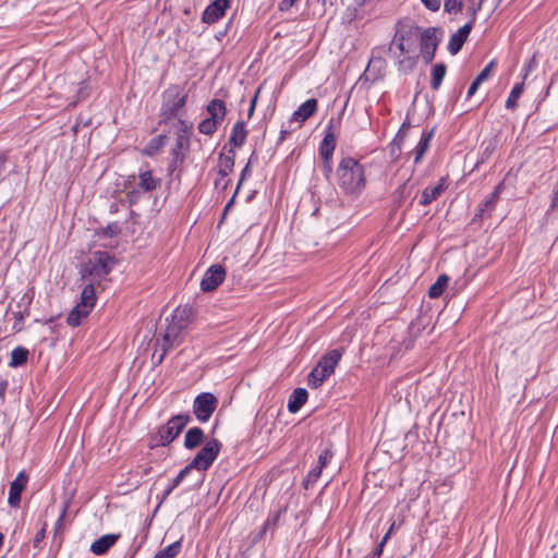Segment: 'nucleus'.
I'll use <instances>...</instances> for the list:
<instances>
[{"mask_svg": "<svg viewBox=\"0 0 558 558\" xmlns=\"http://www.w3.org/2000/svg\"><path fill=\"white\" fill-rule=\"evenodd\" d=\"M337 183L347 194H359L365 187L364 167L353 157H343L336 170Z\"/></svg>", "mask_w": 558, "mask_h": 558, "instance_id": "1", "label": "nucleus"}, {"mask_svg": "<svg viewBox=\"0 0 558 558\" xmlns=\"http://www.w3.org/2000/svg\"><path fill=\"white\" fill-rule=\"evenodd\" d=\"M161 97L159 125L171 124L175 119L179 125V119H183L181 112L186 105L187 93L182 86L172 84L162 93Z\"/></svg>", "mask_w": 558, "mask_h": 558, "instance_id": "2", "label": "nucleus"}, {"mask_svg": "<svg viewBox=\"0 0 558 558\" xmlns=\"http://www.w3.org/2000/svg\"><path fill=\"white\" fill-rule=\"evenodd\" d=\"M116 264L117 259L108 252L96 251L82 267L81 276L83 279L90 278L89 281L99 282L111 272Z\"/></svg>", "mask_w": 558, "mask_h": 558, "instance_id": "3", "label": "nucleus"}, {"mask_svg": "<svg viewBox=\"0 0 558 558\" xmlns=\"http://www.w3.org/2000/svg\"><path fill=\"white\" fill-rule=\"evenodd\" d=\"M192 130L193 124L191 122L185 119H179L175 144L170 150L171 160L167 169L169 174H173L183 165L186 153L190 150Z\"/></svg>", "mask_w": 558, "mask_h": 558, "instance_id": "4", "label": "nucleus"}, {"mask_svg": "<svg viewBox=\"0 0 558 558\" xmlns=\"http://www.w3.org/2000/svg\"><path fill=\"white\" fill-rule=\"evenodd\" d=\"M190 422L191 415L187 413L172 416L150 436L149 447L155 448L170 445Z\"/></svg>", "mask_w": 558, "mask_h": 558, "instance_id": "5", "label": "nucleus"}, {"mask_svg": "<svg viewBox=\"0 0 558 558\" xmlns=\"http://www.w3.org/2000/svg\"><path fill=\"white\" fill-rule=\"evenodd\" d=\"M342 356V350L335 349L325 354L308 375V386L318 388L335 372Z\"/></svg>", "mask_w": 558, "mask_h": 558, "instance_id": "6", "label": "nucleus"}, {"mask_svg": "<svg viewBox=\"0 0 558 558\" xmlns=\"http://www.w3.org/2000/svg\"><path fill=\"white\" fill-rule=\"evenodd\" d=\"M187 326V316H186V308H177L172 316L171 322L166 328L165 333L162 335L161 342L157 340L158 344L162 349V354L159 359V362L162 361L165 354L169 349H171L178 338L180 337L182 330Z\"/></svg>", "mask_w": 558, "mask_h": 558, "instance_id": "7", "label": "nucleus"}, {"mask_svg": "<svg viewBox=\"0 0 558 558\" xmlns=\"http://www.w3.org/2000/svg\"><path fill=\"white\" fill-rule=\"evenodd\" d=\"M222 444L216 438L206 441L189 463L190 468L192 470L207 471L219 456Z\"/></svg>", "mask_w": 558, "mask_h": 558, "instance_id": "8", "label": "nucleus"}, {"mask_svg": "<svg viewBox=\"0 0 558 558\" xmlns=\"http://www.w3.org/2000/svg\"><path fill=\"white\" fill-rule=\"evenodd\" d=\"M161 186V179L153 175L149 165H145L138 170V183L128 192V198L131 203L136 202L143 193H150Z\"/></svg>", "mask_w": 558, "mask_h": 558, "instance_id": "9", "label": "nucleus"}, {"mask_svg": "<svg viewBox=\"0 0 558 558\" xmlns=\"http://www.w3.org/2000/svg\"><path fill=\"white\" fill-rule=\"evenodd\" d=\"M418 27H413L399 22L396 26L395 36L388 47V51L397 59H400V54L408 53L410 51V44L415 35Z\"/></svg>", "mask_w": 558, "mask_h": 558, "instance_id": "10", "label": "nucleus"}, {"mask_svg": "<svg viewBox=\"0 0 558 558\" xmlns=\"http://www.w3.org/2000/svg\"><path fill=\"white\" fill-rule=\"evenodd\" d=\"M218 405V399L210 392H202L193 402V413L196 418L205 423L207 422Z\"/></svg>", "mask_w": 558, "mask_h": 558, "instance_id": "11", "label": "nucleus"}, {"mask_svg": "<svg viewBox=\"0 0 558 558\" xmlns=\"http://www.w3.org/2000/svg\"><path fill=\"white\" fill-rule=\"evenodd\" d=\"M383 50V48H375L373 50L368 64L360 80L375 83L384 77L387 63L386 60L380 56Z\"/></svg>", "mask_w": 558, "mask_h": 558, "instance_id": "12", "label": "nucleus"}, {"mask_svg": "<svg viewBox=\"0 0 558 558\" xmlns=\"http://www.w3.org/2000/svg\"><path fill=\"white\" fill-rule=\"evenodd\" d=\"M438 33H441L439 28L428 27L421 34V51L426 63L432 62L435 58L438 44L441 39Z\"/></svg>", "mask_w": 558, "mask_h": 558, "instance_id": "13", "label": "nucleus"}, {"mask_svg": "<svg viewBox=\"0 0 558 558\" xmlns=\"http://www.w3.org/2000/svg\"><path fill=\"white\" fill-rule=\"evenodd\" d=\"M226 279V269L220 264L211 265L204 274L201 289L204 292L216 290Z\"/></svg>", "mask_w": 558, "mask_h": 558, "instance_id": "14", "label": "nucleus"}, {"mask_svg": "<svg viewBox=\"0 0 558 558\" xmlns=\"http://www.w3.org/2000/svg\"><path fill=\"white\" fill-rule=\"evenodd\" d=\"M230 7V0H215L203 12L202 21L214 24L222 19Z\"/></svg>", "mask_w": 558, "mask_h": 558, "instance_id": "15", "label": "nucleus"}, {"mask_svg": "<svg viewBox=\"0 0 558 558\" xmlns=\"http://www.w3.org/2000/svg\"><path fill=\"white\" fill-rule=\"evenodd\" d=\"M28 483V475L25 471H21L15 480L10 484L8 504L16 508L21 502V495L23 490L26 488Z\"/></svg>", "mask_w": 558, "mask_h": 558, "instance_id": "16", "label": "nucleus"}, {"mask_svg": "<svg viewBox=\"0 0 558 558\" xmlns=\"http://www.w3.org/2000/svg\"><path fill=\"white\" fill-rule=\"evenodd\" d=\"M318 109V101L315 98H310L305 102H303L291 116L289 124L296 122L299 123V128L305 122L308 118L315 114Z\"/></svg>", "mask_w": 558, "mask_h": 558, "instance_id": "17", "label": "nucleus"}, {"mask_svg": "<svg viewBox=\"0 0 558 558\" xmlns=\"http://www.w3.org/2000/svg\"><path fill=\"white\" fill-rule=\"evenodd\" d=\"M472 31V22L466 23L462 27L458 29L449 39L448 51L451 54H457L463 47L470 33Z\"/></svg>", "mask_w": 558, "mask_h": 558, "instance_id": "18", "label": "nucleus"}, {"mask_svg": "<svg viewBox=\"0 0 558 558\" xmlns=\"http://www.w3.org/2000/svg\"><path fill=\"white\" fill-rule=\"evenodd\" d=\"M247 135L248 131L246 129V123L242 120L236 121L232 126L228 142V144L231 146L230 148L235 149L242 147L246 141Z\"/></svg>", "mask_w": 558, "mask_h": 558, "instance_id": "19", "label": "nucleus"}, {"mask_svg": "<svg viewBox=\"0 0 558 558\" xmlns=\"http://www.w3.org/2000/svg\"><path fill=\"white\" fill-rule=\"evenodd\" d=\"M447 187L448 184L446 182V178H441L434 186H426L422 192L420 204L422 206L429 205L433 201L437 199Z\"/></svg>", "mask_w": 558, "mask_h": 558, "instance_id": "20", "label": "nucleus"}, {"mask_svg": "<svg viewBox=\"0 0 558 558\" xmlns=\"http://www.w3.org/2000/svg\"><path fill=\"white\" fill-rule=\"evenodd\" d=\"M120 534H106L90 545V551L97 556L105 555L117 543Z\"/></svg>", "mask_w": 558, "mask_h": 558, "instance_id": "21", "label": "nucleus"}, {"mask_svg": "<svg viewBox=\"0 0 558 558\" xmlns=\"http://www.w3.org/2000/svg\"><path fill=\"white\" fill-rule=\"evenodd\" d=\"M335 148L336 138L332 132V125L329 124L318 148L322 159H332Z\"/></svg>", "mask_w": 558, "mask_h": 558, "instance_id": "22", "label": "nucleus"}, {"mask_svg": "<svg viewBox=\"0 0 558 558\" xmlns=\"http://www.w3.org/2000/svg\"><path fill=\"white\" fill-rule=\"evenodd\" d=\"M208 118L222 123L227 116V106L221 99H213L206 106Z\"/></svg>", "mask_w": 558, "mask_h": 558, "instance_id": "23", "label": "nucleus"}, {"mask_svg": "<svg viewBox=\"0 0 558 558\" xmlns=\"http://www.w3.org/2000/svg\"><path fill=\"white\" fill-rule=\"evenodd\" d=\"M235 165V151L233 148H229L228 154L219 155V170L218 173L221 178H227L234 168Z\"/></svg>", "mask_w": 558, "mask_h": 558, "instance_id": "24", "label": "nucleus"}, {"mask_svg": "<svg viewBox=\"0 0 558 558\" xmlns=\"http://www.w3.org/2000/svg\"><path fill=\"white\" fill-rule=\"evenodd\" d=\"M204 438L205 434L201 427H192L185 434L183 444L184 448L187 450H193L204 442Z\"/></svg>", "mask_w": 558, "mask_h": 558, "instance_id": "25", "label": "nucleus"}, {"mask_svg": "<svg viewBox=\"0 0 558 558\" xmlns=\"http://www.w3.org/2000/svg\"><path fill=\"white\" fill-rule=\"evenodd\" d=\"M307 390L304 388H296L291 393L288 401V410L291 413H296L307 401Z\"/></svg>", "mask_w": 558, "mask_h": 558, "instance_id": "26", "label": "nucleus"}, {"mask_svg": "<svg viewBox=\"0 0 558 558\" xmlns=\"http://www.w3.org/2000/svg\"><path fill=\"white\" fill-rule=\"evenodd\" d=\"M96 304L95 282L89 281L82 290L81 301L77 305L92 311Z\"/></svg>", "mask_w": 558, "mask_h": 558, "instance_id": "27", "label": "nucleus"}, {"mask_svg": "<svg viewBox=\"0 0 558 558\" xmlns=\"http://www.w3.org/2000/svg\"><path fill=\"white\" fill-rule=\"evenodd\" d=\"M167 142V135L160 134L154 138H151L146 146L143 149V154L147 156H155L157 155L166 145Z\"/></svg>", "mask_w": 558, "mask_h": 558, "instance_id": "28", "label": "nucleus"}, {"mask_svg": "<svg viewBox=\"0 0 558 558\" xmlns=\"http://www.w3.org/2000/svg\"><path fill=\"white\" fill-rule=\"evenodd\" d=\"M449 277L445 274L438 276L437 280L429 287L428 296L430 299L439 298L448 287Z\"/></svg>", "mask_w": 558, "mask_h": 558, "instance_id": "29", "label": "nucleus"}, {"mask_svg": "<svg viewBox=\"0 0 558 558\" xmlns=\"http://www.w3.org/2000/svg\"><path fill=\"white\" fill-rule=\"evenodd\" d=\"M29 355V351L24 347H16L11 352V361L9 363L10 367L16 368L24 364H26Z\"/></svg>", "mask_w": 558, "mask_h": 558, "instance_id": "30", "label": "nucleus"}, {"mask_svg": "<svg viewBox=\"0 0 558 558\" xmlns=\"http://www.w3.org/2000/svg\"><path fill=\"white\" fill-rule=\"evenodd\" d=\"M446 73L447 65L445 63H437L432 68L430 87L433 90L439 89Z\"/></svg>", "mask_w": 558, "mask_h": 558, "instance_id": "31", "label": "nucleus"}, {"mask_svg": "<svg viewBox=\"0 0 558 558\" xmlns=\"http://www.w3.org/2000/svg\"><path fill=\"white\" fill-rule=\"evenodd\" d=\"M500 185H498L495 191L485 199V202L481 203L478 206L477 217H483L486 211H492L499 198Z\"/></svg>", "mask_w": 558, "mask_h": 558, "instance_id": "32", "label": "nucleus"}, {"mask_svg": "<svg viewBox=\"0 0 558 558\" xmlns=\"http://www.w3.org/2000/svg\"><path fill=\"white\" fill-rule=\"evenodd\" d=\"M92 311L84 308L80 305H76L68 316V324L72 327H77L81 325L82 320L88 316Z\"/></svg>", "mask_w": 558, "mask_h": 558, "instance_id": "33", "label": "nucleus"}, {"mask_svg": "<svg viewBox=\"0 0 558 558\" xmlns=\"http://www.w3.org/2000/svg\"><path fill=\"white\" fill-rule=\"evenodd\" d=\"M432 133H423L416 147L414 148V163H418L425 153L428 150Z\"/></svg>", "mask_w": 558, "mask_h": 558, "instance_id": "34", "label": "nucleus"}, {"mask_svg": "<svg viewBox=\"0 0 558 558\" xmlns=\"http://www.w3.org/2000/svg\"><path fill=\"white\" fill-rule=\"evenodd\" d=\"M523 92H524V82L517 83L512 87V89L506 100V108L511 109V110L515 109L518 106V100L521 97V95L523 94Z\"/></svg>", "mask_w": 558, "mask_h": 558, "instance_id": "35", "label": "nucleus"}, {"mask_svg": "<svg viewBox=\"0 0 558 558\" xmlns=\"http://www.w3.org/2000/svg\"><path fill=\"white\" fill-rule=\"evenodd\" d=\"M221 123L215 121V120H211L209 118H206L204 120H202L199 123H198V132L204 134V135H208V136H211L214 133H216V131L218 130V128L220 126Z\"/></svg>", "mask_w": 558, "mask_h": 558, "instance_id": "36", "label": "nucleus"}, {"mask_svg": "<svg viewBox=\"0 0 558 558\" xmlns=\"http://www.w3.org/2000/svg\"><path fill=\"white\" fill-rule=\"evenodd\" d=\"M322 466H315L306 475V477L303 480V487L305 489H308L311 488L312 486H314V484L317 482V480L322 475Z\"/></svg>", "mask_w": 558, "mask_h": 558, "instance_id": "37", "label": "nucleus"}, {"mask_svg": "<svg viewBox=\"0 0 558 558\" xmlns=\"http://www.w3.org/2000/svg\"><path fill=\"white\" fill-rule=\"evenodd\" d=\"M410 177L407 178L402 184L395 191V198L400 204L411 194V187L409 186Z\"/></svg>", "mask_w": 558, "mask_h": 558, "instance_id": "38", "label": "nucleus"}, {"mask_svg": "<svg viewBox=\"0 0 558 558\" xmlns=\"http://www.w3.org/2000/svg\"><path fill=\"white\" fill-rule=\"evenodd\" d=\"M281 513H282V511L278 510L277 512L269 514L268 518L266 519V521L264 522L263 530H262L260 534L266 533L268 530L274 531L277 526V523H278L280 517H281Z\"/></svg>", "mask_w": 558, "mask_h": 558, "instance_id": "39", "label": "nucleus"}, {"mask_svg": "<svg viewBox=\"0 0 558 558\" xmlns=\"http://www.w3.org/2000/svg\"><path fill=\"white\" fill-rule=\"evenodd\" d=\"M182 548L181 541H177L170 545H168L166 548L161 549L159 553L166 558H174L177 557Z\"/></svg>", "mask_w": 558, "mask_h": 558, "instance_id": "40", "label": "nucleus"}, {"mask_svg": "<svg viewBox=\"0 0 558 558\" xmlns=\"http://www.w3.org/2000/svg\"><path fill=\"white\" fill-rule=\"evenodd\" d=\"M77 96H76V100L72 102V105H75L76 102L87 98L89 96V86H88V83L85 82V81H82L78 83V88H77Z\"/></svg>", "mask_w": 558, "mask_h": 558, "instance_id": "41", "label": "nucleus"}, {"mask_svg": "<svg viewBox=\"0 0 558 558\" xmlns=\"http://www.w3.org/2000/svg\"><path fill=\"white\" fill-rule=\"evenodd\" d=\"M192 472V469L186 464L179 474L171 481L170 485L175 489L184 478Z\"/></svg>", "mask_w": 558, "mask_h": 558, "instance_id": "42", "label": "nucleus"}, {"mask_svg": "<svg viewBox=\"0 0 558 558\" xmlns=\"http://www.w3.org/2000/svg\"><path fill=\"white\" fill-rule=\"evenodd\" d=\"M463 8V0H445V10L448 13L461 12Z\"/></svg>", "mask_w": 558, "mask_h": 558, "instance_id": "43", "label": "nucleus"}, {"mask_svg": "<svg viewBox=\"0 0 558 558\" xmlns=\"http://www.w3.org/2000/svg\"><path fill=\"white\" fill-rule=\"evenodd\" d=\"M253 156H254V154L250 157L248 162L246 163V166L241 171L240 180H239L236 189H235V194L239 192V190H240L242 183L244 182V180L246 178L251 177V174H252L251 160H252Z\"/></svg>", "mask_w": 558, "mask_h": 558, "instance_id": "44", "label": "nucleus"}, {"mask_svg": "<svg viewBox=\"0 0 558 558\" xmlns=\"http://www.w3.org/2000/svg\"><path fill=\"white\" fill-rule=\"evenodd\" d=\"M28 315V311L25 310L24 312H16L14 313L15 323L13 325V330L15 332H20L23 329V322L25 316Z\"/></svg>", "mask_w": 558, "mask_h": 558, "instance_id": "45", "label": "nucleus"}, {"mask_svg": "<svg viewBox=\"0 0 558 558\" xmlns=\"http://www.w3.org/2000/svg\"><path fill=\"white\" fill-rule=\"evenodd\" d=\"M495 66V62L494 61H490L480 73L478 75L475 77L477 80V82H480L481 84L483 82H485L489 75H490V72L492 70L494 69Z\"/></svg>", "mask_w": 558, "mask_h": 558, "instance_id": "46", "label": "nucleus"}, {"mask_svg": "<svg viewBox=\"0 0 558 558\" xmlns=\"http://www.w3.org/2000/svg\"><path fill=\"white\" fill-rule=\"evenodd\" d=\"M331 458H332V452L330 449L326 448V449L322 450V452L318 456L317 466H322V469H324L328 464V462Z\"/></svg>", "mask_w": 558, "mask_h": 558, "instance_id": "47", "label": "nucleus"}, {"mask_svg": "<svg viewBox=\"0 0 558 558\" xmlns=\"http://www.w3.org/2000/svg\"><path fill=\"white\" fill-rule=\"evenodd\" d=\"M121 232L120 227L117 223L108 225L102 229V234L107 238L117 236Z\"/></svg>", "mask_w": 558, "mask_h": 558, "instance_id": "48", "label": "nucleus"}, {"mask_svg": "<svg viewBox=\"0 0 558 558\" xmlns=\"http://www.w3.org/2000/svg\"><path fill=\"white\" fill-rule=\"evenodd\" d=\"M46 537V523L43 524L41 529L36 533L35 538L33 541V546L35 548L39 547L40 543Z\"/></svg>", "mask_w": 558, "mask_h": 558, "instance_id": "49", "label": "nucleus"}, {"mask_svg": "<svg viewBox=\"0 0 558 558\" xmlns=\"http://www.w3.org/2000/svg\"><path fill=\"white\" fill-rule=\"evenodd\" d=\"M322 168L324 175L329 179L332 174V159H323Z\"/></svg>", "mask_w": 558, "mask_h": 558, "instance_id": "50", "label": "nucleus"}, {"mask_svg": "<svg viewBox=\"0 0 558 558\" xmlns=\"http://www.w3.org/2000/svg\"><path fill=\"white\" fill-rule=\"evenodd\" d=\"M422 3L430 11H437L440 8L441 0H421Z\"/></svg>", "mask_w": 558, "mask_h": 558, "instance_id": "51", "label": "nucleus"}, {"mask_svg": "<svg viewBox=\"0 0 558 558\" xmlns=\"http://www.w3.org/2000/svg\"><path fill=\"white\" fill-rule=\"evenodd\" d=\"M259 93H260V87L257 88L254 97L251 100V105H250V108H248V111H247V118L248 119H251L253 117V114H254Z\"/></svg>", "mask_w": 558, "mask_h": 558, "instance_id": "52", "label": "nucleus"}, {"mask_svg": "<svg viewBox=\"0 0 558 558\" xmlns=\"http://www.w3.org/2000/svg\"><path fill=\"white\" fill-rule=\"evenodd\" d=\"M480 85H481V83L477 82L476 78H474L473 82L471 83L470 87H469L466 97L471 98L476 93V90L478 89Z\"/></svg>", "mask_w": 558, "mask_h": 558, "instance_id": "53", "label": "nucleus"}, {"mask_svg": "<svg viewBox=\"0 0 558 558\" xmlns=\"http://www.w3.org/2000/svg\"><path fill=\"white\" fill-rule=\"evenodd\" d=\"M299 0H282L279 3V9L281 11L289 10L291 7H293Z\"/></svg>", "mask_w": 558, "mask_h": 558, "instance_id": "54", "label": "nucleus"}, {"mask_svg": "<svg viewBox=\"0 0 558 558\" xmlns=\"http://www.w3.org/2000/svg\"><path fill=\"white\" fill-rule=\"evenodd\" d=\"M235 193L234 195L229 199V202L226 204L225 206V209H223V217L226 216L227 211L230 210V208L233 206L234 204V199H235Z\"/></svg>", "mask_w": 558, "mask_h": 558, "instance_id": "55", "label": "nucleus"}, {"mask_svg": "<svg viewBox=\"0 0 558 558\" xmlns=\"http://www.w3.org/2000/svg\"><path fill=\"white\" fill-rule=\"evenodd\" d=\"M66 510H68V504H64L61 515L59 517L58 522H57L58 525L61 524L62 520L64 519Z\"/></svg>", "mask_w": 558, "mask_h": 558, "instance_id": "56", "label": "nucleus"}, {"mask_svg": "<svg viewBox=\"0 0 558 558\" xmlns=\"http://www.w3.org/2000/svg\"><path fill=\"white\" fill-rule=\"evenodd\" d=\"M289 133H290V131H289V130L281 129V131H280L279 142H282V141L287 137V135H288Z\"/></svg>", "mask_w": 558, "mask_h": 558, "instance_id": "57", "label": "nucleus"}, {"mask_svg": "<svg viewBox=\"0 0 558 558\" xmlns=\"http://www.w3.org/2000/svg\"><path fill=\"white\" fill-rule=\"evenodd\" d=\"M173 490L174 488L171 485H169L163 493V499H166Z\"/></svg>", "mask_w": 558, "mask_h": 558, "instance_id": "58", "label": "nucleus"}, {"mask_svg": "<svg viewBox=\"0 0 558 558\" xmlns=\"http://www.w3.org/2000/svg\"><path fill=\"white\" fill-rule=\"evenodd\" d=\"M8 383L5 380L0 383V395H2L7 388Z\"/></svg>", "mask_w": 558, "mask_h": 558, "instance_id": "59", "label": "nucleus"}, {"mask_svg": "<svg viewBox=\"0 0 558 558\" xmlns=\"http://www.w3.org/2000/svg\"><path fill=\"white\" fill-rule=\"evenodd\" d=\"M380 555H381V549L377 548V550L375 551V554L371 558H379Z\"/></svg>", "mask_w": 558, "mask_h": 558, "instance_id": "60", "label": "nucleus"}, {"mask_svg": "<svg viewBox=\"0 0 558 558\" xmlns=\"http://www.w3.org/2000/svg\"><path fill=\"white\" fill-rule=\"evenodd\" d=\"M414 328H415L414 323H411V324H410V326H409V328H408V329H409V332H411V333H412V332L414 331Z\"/></svg>", "mask_w": 558, "mask_h": 558, "instance_id": "61", "label": "nucleus"}, {"mask_svg": "<svg viewBox=\"0 0 558 558\" xmlns=\"http://www.w3.org/2000/svg\"><path fill=\"white\" fill-rule=\"evenodd\" d=\"M3 541H4V535L2 533H0V548L3 545Z\"/></svg>", "mask_w": 558, "mask_h": 558, "instance_id": "62", "label": "nucleus"}, {"mask_svg": "<svg viewBox=\"0 0 558 558\" xmlns=\"http://www.w3.org/2000/svg\"><path fill=\"white\" fill-rule=\"evenodd\" d=\"M408 62L410 63V66L412 68L415 63V61L411 58L408 59Z\"/></svg>", "mask_w": 558, "mask_h": 558, "instance_id": "63", "label": "nucleus"}, {"mask_svg": "<svg viewBox=\"0 0 558 558\" xmlns=\"http://www.w3.org/2000/svg\"><path fill=\"white\" fill-rule=\"evenodd\" d=\"M154 558H166V557H163V556L161 555V553H159V551H158V553L154 556Z\"/></svg>", "mask_w": 558, "mask_h": 558, "instance_id": "64", "label": "nucleus"}]
</instances>
